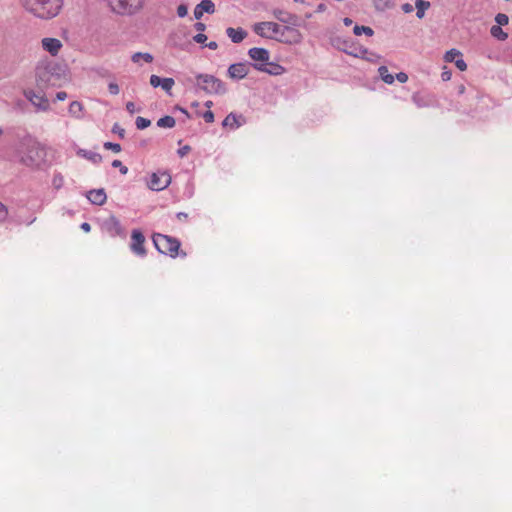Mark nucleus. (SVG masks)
Here are the masks:
<instances>
[{"instance_id":"obj_1","label":"nucleus","mask_w":512,"mask_h":512,"mask_svg":"<svg viewBox=\"0 0 512 512\" xmlns=\"http://www.w3.org/2000/svg\"><path fill=\"white\" fill-rule=\"evenodd\" d=\"M254 32L261 37L272 39L275 35L284 37L289 34V38L285 39L288 43H299L301 41V34L298 30L290 26L281 27L275 22H259L254 25Z\"/></svg>"},{"instance_id":"obj_2","label":"nucleus","mask_w":512,"mask_h":512,"mask_svg":"<svg viewBox=\"0 0 512 512\" xmlns=\"http://www.w3.org/2000/svg\"><path fill=\"white\" fill-rule=\"evenodd\" d=\"M27 11L41 19L55 17L61 8L60 0H21Z\"/></svg>"},{"instance_id":"obj_3","label":"nucleus","mask_w":512,"mask_h":512,"mask_svg":"<svg viewBox=\"0 0 512 512\" xmlns=\"http://www.w3.org/2000/svg\"><path fill=\"white\" fill-rule=\"evenodd\" d=\"M195 79L197 89L206 94L224 95L227 92L226 84L214 75L198 73Z\"/></svg>"},{"instance_id":"obj_4","label":"nucleus","mask_w":512,"mask_h":512,"mask_svg":"<svg viewBox=\"0 0 512 512\" xmlns=\"http://www.w3.org/2000/svg\"><path fill=\"white\" fill-rule=\"evenodd\" d=\"M152 240L159 253L170 256L171 258H176L179 255L181 243L177 238L155 233Z\"/></svg>"},{"instance_id":"obj_5","label":"nucleus","mask_w":512,"mask_h":512,"mask_svg":"<svg viewBox=\"0 0 512 512\" xmlns=\"http://www.w3.org/2000/svg\"><path fill=\"white\" fill-rule=\"evenodd\" d=\"M55 65L48 64L36 68V82L39 89L43 90L55 85Z\"/></svg>"},{"instance_id":"obj_6","label":"nucleus","mask_w":512,"mask_h":512,"mask_svg":"<svg viewBox=\"0 0 512 512\" xmlns=\"http://www.w3.org/2000/svg\"><path fill=\"white\" fill-rule=\"evenodd\" d=\"M144 0H109L112 10L120 15H132L140 10Z\"/></svg>"},{"instance_id":"obj_7","label":"nucleus","mask_w":512,"mask_h":512,"mask_svg":"<svg viewBox=\"0 0 512 512\" xmlns=\"http://www.w3.org/2000/svg\"><path fill=\"white\" fill-rule=\"evenodd\" d=\"M171 183V176L166 171L152 173L148 181V187L153 191H162Z\"/></svg>"},{"instance_id":"obj_8","label":"nucleus","mask_w":512,"mask_h":512,"mask_svg":"<svg viewBox=\"0 0 512 512\" xmlns=\"http://www.w3.org/2000/svg\"><path fill=\"white\" fill-rule=\"evenodd\" d=\"M144 243H145V237H144L143 233L138 229H134L131 233V243H130L131 251L135 255L144 257L146 255V249H145Z\"/></svg>"},{"instance_id":"obj_9","label":"nucleus","mask_w":512,"mask_h":512,"mask_svg":"<svg viewBox=\"0 0 512 512\" xmlns=\"http://www.w3.org/2000/svg\"><path fill=\"white\" fill-rule=\"evenodd\" d=\"M249 57L254 61V63H250L254 69L257 70L259 64H267V61L270 59V53L265 48L253 47L248 50Z\"/></svg>"},{"instance_id":"obj_10","label":"nucleus","mask_w":512,"mask_h":512,"mask_svg":"<svg viewBox=\"0 0 512 512\" xmlns=\"http://www.w3.org/2000/svg\"><path fill=\"white\" fill-rule=\"evenodd\" d=\"M102 229L111 237L124 236V229L115 216H110L104 220Z\"/></svg>"},{"instance_id":"obj_11","label":"nucleus","mask_w":512,"mask_h":512,"mask_svg":"<svg viewBox=\"0 0 512 512\" xmlns=\"http://www.w3.org/2000/svg\"><path fill=\"white\" fill-rule=\"evenodd\" d=\"M249 67H250V63H246V62H239V63L231 64L228 67L227 75L232 80H236V81L242 80L248 75Z\"/></svg>"},{"instance_id":"obj_12","label":"nucleus","mask_w":512,"mask_h":512,"mask_svg":"<svg viewBox=\"0 0 512 512\" xmlns=\"http://www.w3.org/2000/svg\"><path fill=\"white\" fill-rule=\"evenodd\" d=\"M25 97L40 110L46 111L49 108L48 99L45 97L43 92H35L34 90L28 89L24 91Z\"/></svg>"},{"instance_id":"obj_13","label":"nucleus","mask_w":512,"mask_h":512,"mask_svg":"<svg viewBox=\"0 0 512 512\" xmlns=\"http://www.w3.org/2000/svg\"><path fill=\"white\" fill-rule=\"evenodd\" d=\"M273 16L280 22L287 24L288 26H299V17L295 14L289 13L287 11H284L282 9H274L273 10Z\"/></svg>"},{"instance_id":"obj_14","label":"nucleus","mask_w":512,"mask_h":512,"mask_svg":"<svg viewBox=\"0 0 512 512\" xmlns=\"http://www.w3.org/2000/svg\"><path fill=\"white\" fill-rule=\"evenodd\" d=\"M215 12V4L212 0H202L199 4L194 8V17L196 20L202 18L204 13L213 14Z\"/></svg>"},{"instance_id":"obj_15","label":"nucleus","mask_w":512,"mask_h":512,"mask_svg":"<svg viewBox=\"0 0 512 512\" xmlns=\"http://www.w3.org/2000/svg\"><path fill=\"white\" fill-rule=\"evenodd\" d=\"M86 197L93 205L98 206L103 205L107 200V195L103 188L88 191Z\"/></svg>"},{"instance_id":"obj_16","label":"nucleus","mask_w":512,"mask_h":512,"mask_svg":"<svg viewBox=\"0 0 512 512\" xmlns=\"http://www.w3.org/2000/svg\"><path fill=\"white\" fill-rule=\"evenodd\" d=\"M257 71L265 72L269 75L278 76L285 72V68L277 63L267 61V64H259Z\"/></svg>"},{"instance_id":"obj_17","label":"nucleus","mask_w":512,"mask_h":512,"mask_svg":"<svg viewBox=\"0 0 512 512\" xmlns=\"http://www.w3.org/2000/svg\"><path fill=\"white\" fill-rule=\"evenodd\" d=\"M42 46L51 55H56L62 47V43L56 38H44L42 39Z\"/></svg>"},{"instance_id":"obj_18","label":"nucleus","mask_w":512,"mask_h":512,"mask_svg":"<svg viewBox=\"0 0 512 512\" xmlns=\"http://www.w3.org/2000/svg\"><path fill=\"white\" fill-rule=\"evenodd\" d=\"M227 36L231 39L233 43H240L242 42L245 37L247 36V32L242 28H232L229 27L226 29Z\"/></svg>"},{"instance_id":"obj_19","label":"nucleus","mask_w":512,"mask_h":512,"mask_svg":"<svg viewBox=\"0 0 512 512\" xmlns=\"http://www.w3.org/2000/svg\"><path fill=\"white\" fill-rule=\"evenodd\" d=\"M241 116H237L235 113H229L222 122L223 127H229L231 129H237L241 126L239 119Z\"/></svg>"},{"instance_id":"obj_20","label":"nucleus","mask_w":512,"mask_h":512,"mask_svg":"<svg viewBox=\"0 0 512 512\" xmlns=\"http://www.w3.org/2000/svg\"><path fill=\"white\" fill-rule=\"evenodd\" d=\"M430 7V2L426 0H416L415 8H416V16L419 19H422L425 15L426 10Z\"/></svg>"},{"instance_id":"obj_21","label":"nucleus","mask_w":512,"mask_h":512,"mask_svg":"<svg viewBox=\"0 0 512 512\" xmlns=\"http://www.w3.org/2000/svg\"><path fill=\"white\" fill-rule=\"evenodd\" d=\"M79 154H81L83 157H85L94 164H99L102 162V156L97 152L80 150Z\"/></svg>"},{"instance_id":"obj_22","label":"nucleus","mask_w":512,"mask_h":512,"mask_svg":"<svg viewBox=\"0 0 512 512\" xmlns=\"http://www.w3.org/2000/svg\"><path fill=\"white\" fill-rule=\"evenodd\" d=\"M378 73L380 78L386 83V84H393L395 77L389 73L388 68L386 66H380L378 68Z\"/></svg>"},{"instance_id":"obj_23","label":"nucleus","mask_w":512,"mask_h":512,"mask_svg":"<svg viewBox=\"0 0 512 512\" xmlns=\"http://www.w3.org/2000/svg\"><path fill=\"white\" fill-rule=\"evenodd\" d=\"M490 33L494 38L501 41H504L508 37V34L504 32L501 26L499 25H493L490 29Z\"/></svg>"},{"instance_id":"obj_24","label":"nucleus","mask_w":512,"mask_h":512,"mask_svg":"<svg viewBox=\"0 0 512 512\" xmlns=\"http://www.w3.org/2000/svg\"><path fill=\"white\" fill-rule=\"evenodd\" d=\"M176 124L172 116H164L157 121V126L160 128H173Z\"/></svg>"},{"instance_id":"obj_25","label":"nucleus","mask_w":512,"mask_h":512,"mask_svg":"<svg viewBox=\"0 0 512 512\" xmlns=\"http://www.w3.org/2000/svg\"><path fill=\"white\" fill-rule=\"evenodd\" d=\"M140 59H143L147 63H151L153 61V55L150 53H142V52H136L132 55L131 60L134 63H138Z\"/></svg>"},{"instance_id":"obj_26","label":"nucleus","mask_w":512,"mask_h":512,"mask_svg":"<svg viewBox=\"0 0 512 512\" xmlns=\"http://www.w3.org/2000/svg\"><path fill=\"white\" fill-rule=\"evenodd\" d=\"M83 106L78 101H73L69 105V113L75 117H80Z\"/></svg>"},{"instance_id":"obj_27","label":"nucleus","mask_w":512,"mask_h":512,"mask_svg":"<svg viewBox=\"0 0 512 512\" xmlns=\"http://www.w3.org/2000/svg\"><path fill=\"white\" fill-rule=\"evenodd\" d=\"M175 84L173 78H162L160 87L168 94L171 95V90Z\"/></svg>"},{"instance_id":"obj_28","label":"nucleus","mask_w":512,"mask_h":512,"mask_svg":"<svg viewBox=\"0 0 512 512\" xmlns=\"http://www.w3.org/2000/svg\"><path fill=\"white\" fill-rule=\"evenodd\" d=\"M376 10L385 11L392 6V0H373Z\"/></svg>"},{"instance_id":"obj_29","label":"nucleus","mask_w":512,"mask_h":512,"mask_svg":"<svg viewBox=\"0 0 512 512\" xmlns=\"http://www.w3.org/2000/svg\"><path fill=\"white\" fill-rule=\"evenodd\" d=\"M353 32L356 36H360L362 33L366 34L367 36H372L374 34V31L371 27L359 25L354 26Z\"/></svg>"},{"instance_id":"obj_30","label":"nucleus","mask_w":512,"mask_h":512,"mask_svg":"<svg viewBox=\"0 0 512 512\" xmlns=\"http://www.w3.org/2000/svg\"><path fill=\"white\" fill-rule=\"evenodd\" d=\"M135 124H136L137 129L143 130L150 126L151 121L147 118L138 116L136 118Z\"/></svg>"},{"instance_id":"obj_31","label":"nucleus","mask_w":512,"mask_h":512,"mask_svg":"<svg viewBox=\"0 0 512 512\" xmlns=\"http://www.w3.org/2000/svg\"><path fill=\"white\" fill-rule=\"evenodd\" d=\"M345 52L359 58H364L365 54H368V50L362 47L354 48L353 50H345Z\"/></svg>"},{"instance_id":"obj_32","label":"nucleus","mask_w":512,"mask_h":512,"mask_svg":"<svg viewBox=\"0 0 512 512\" xmlns=\"http://www.w3.org/2000/svg\"><path fill=\"white\" fill-rule=\"evenodd\" d=\"M459 56H461V53L458 50L451 49L450 51L446 52L444 58L447 62H455L456 58H458Z\"/></svg>"},{"instance_id":"obj_33","label":"nucleus","mask_w":512,"mask_h":512,"mask_svg":"<svg viewBox=\"0 0 512 512\" xmlns=\"http://www.w3.org/2000/svg\"><path fill=\"white\" fill-rule=\"evenodd\" d=\"M52 184L56 189H60L64 184V178L63 176L58 173L53 176Z\"/></svg>"},{"instance_id":"obj_34","label":"nucleus","mask_w":512,"mask_h":512,"mask_svg":"<svg viewBox=\"0 0 512 512\" xmlns=\"http://www.w3.org/2000/svg\"><path fill=\"white\" fill-rule=\"evenodd\" d=\"M495 21H496L497 25L504 26V25L508 24L509 18L506 14L498 13L495 17Z\"/></svg>"},{"instance_id":"obj_35","label":"nucleus","mask_w":512,"mask_h":512,"mask_svg":"<svg viewBox=\"0 0 512 512\" xmlns=\"http://www.w3.org/2000/svg\"><path fill=\"white\" fill-rule=\"evenodd\" d=\"M104 148L108 150H112L115 153H119L121 151V146L118 143L113 142H105Z\"/></svg>"},{"instance_id":"obj_36","label":"nucleus","mask_w":512,"mask_h":512,"mask_svg":"<svg viewBox=\"0 0 512 512\" xmlns=\"http://www.w3.org/2000/svg\"><path fill=\"white\" fill-rule=\"evenodd\" d=\"M111 165L114 168H119L120 173L122 175H125L128 173V168L125 165H123L120 160H114Z\"/></svg>"},{"instance_id":"obj_37","label":"nucleus","mask_w":512,"mask_h":512,"mask_svg":"<svg viewBox=\"0 0 512 512\" xmlns=\"http://www.w3.org/2000/svg\"><path fill=\"white\" fill-rule=\"evenodd\" d=\"M112 132L118 134L120 138H124L125 136V129L122 128L118 123L113 125Z\"/></svg>"},{"instance_id":"obj_38","label":"nucleus","mask_w":512,"mask_h":512,"mask_svg":"<svg viewBox=\"0 0 512 512\" xmlns=\"http://www.w3.org/2000/svg\"><path fill=\"white\" fill-rule=\"evenodd\" d=\"M188 14V7L185 4H180L177 7V15L179 17H185Z\"/></svg>"},{"instance_id":"obj_39","label":"nucleus","mask_w":512,"mask_h":512,"mask_svg":"<svg viewBox=\"0 0 512 512\" xmlns=\"http://www.w3.org/2000/svg\"><path fill=\"white\" fill-rule=\"evenodd\" d=\"M455 65L456 67L460 70V71H465L467 69V64L466 62L461 58V56H459L456 60H455Z\"/></svg>"},{"instance_id":"obj_40","label":"nucleus","mask_w":512,"mask_h":512,"mask_svg":"<svg viewBox=\"0 0 512 512\" xmlns=\"http://www.w3.org/2000/svg\"><path fill=\"white\" fill-rule=\"evenodd\" d=\"M162 78L157 75L150 76V85L154 88L160 87Z\"/></svg>"},{"instance_id":"obj_41","label":"nucleus","mask_w":512,"mask_h":512,"mask_svg":"<svg viewBox=\"0 0 512 512\" xmlns=\"http://www.w3.org/2000/svg\"><path fill=\"white\" fill-rule=\"evenodd\" d=\"M205 122L212 123L214 122V113L211 110H207L203 114H201Z\"/></svg>"},{"instance_id":"obj_42","label":"nucleus","mask_w":512,"mask_h":512,"mask_svg":"<svg viewBox=\"0 0 512 512\" xmlns=\"http://www.w3.org/2000/svg\"><path fill=\"white\" fill-rule=\"evenodd\" d=\"M108 90L112 95H117L120 91L118 84L114 82L109 83Z\"/></svg>"},{"instance_id":"obj_43","label":"nucleus","mask_w":512,"mask_h":512,"mask_svg":"<svg viewBox=\"0 0 512 512\" xmlns=\"http://www.w3.org/2000/svg\"><path fill=\"white\" fill-rule=\"evenodd\" d=\"M193 40L196 42V43H200V44H203L206 42L207 40V36L203 33H198L196 34L194 37H193Z\"/></svg>"},{"instance_id":"obj_44","label":"nucleus","mask_w":512,"mask_h":512,"mask_svg":"<svg viewBox=\"0 0 512 512\" xmlns=\"http://www.w3.org/2000/svg\"><path fill=\"white\" fill-rule=\"evenodd\" d=\"M8 215V210L4 204L0 202V222L5 220Z\"/></svg>"},{"instance_id":"obj_45","label":"nucleus","mask_w":512,"mask_h":512,"mask_svg":"<svg viewBox=\"0 0 512 512\" xmlns=\"http://www.w3.org/2000/svg\"><path fill=\"white\" fill-rule=\"evenodd\" d=\"M395 78L400 82V83H405L407 80H408V75L404 72H399L396 74Z\"/></svg>"},{"instance_id":"obj_46","label":"nucleus","mask_w":512,"mask_h":512,"mask_svg":"<svg viewBox=\"0 0 512 512\" xmlns=\"http://www.w3.org/2000/svg\"><path fill=\"white\" fill-rule=\"evenodd\" d=\"M126 110L130 113V114H134L136 112V107H135V104L133 102H127L126 103Z\"/></svg>"},{"instance_id":"obj_47","label":"nucleus","mask_w":512,"mask_h":512,"mask_svg":"<svg viewBox=\"0 0 512 512\" xmlns=\"http://www.w3.org/2000/svg\"><path fill=\"white\" fill-rule=\"evenodd\" d=\"M190 151V146L186 145L178 149V155L184 157Z\"/></svg>"},{"instance_id":"obj_48","label":"nucleus","mask_w":512,"mask_h":512,"mask_svg":"<svg viewBox=\"0 0 512 512\" xmlns=\"http://www.w3.org/2000/svg\"><path fill=\"white\" fill-rule=\"evenodd\" d=\"M22 162L27 166H31L35 163V160L31 156L22 157Z\"/></svg>"},{"instance_id":"obj_49","label":"nucleus","mask_w":512,"mask_h":512,"mask_svg":"<svg viewBox=\"0 0 512 512\" xmlns=\"http://www.w3.org/2000/svg\"><path fill=\"white\" fill-rule=\"evenodd\" d=\"M376 58H379V56L368 51V54H365V57L363 59L373 62L376 60Z\"/></svg>"},{"instance_id":"obj_50","label":"nucleus","mask_w":512,"mask_h":512,"mask_svg":"<svg viewBox=\"0 0 512 512\" xmlns=\"http://www.w3.org/2000/svg\"><path fill=\"white\" fill-rule=\"evenodd\" d=\"M67 98V93L64 91H60L56 94V99L58 101H64Z\"/></svg>"},{"instance_id":"obj_51","label":"nucleus","mask_w":512,"mask_h":512,"mask_svg":"<svg viewBox=\"0 0 512 512\" xmlns=\"http://www.w3.org/2000/svg\"><path fill=\"white\" fill-rule=\"evenodd\" d=\"M402 10L405 12V13H410L413 11V6L409 3H405L402 5Z\"/></svg>"},{"instance_id":"obj_52","label":"nucleus","mask_w":512,"mask_h":512,"mask_svg":"<svg viewBox=\"0 0 512 512\" xmlns=\"http://www.w3.org/2000/svg\"><path fill=\"white\" fill-rule=\"evenodd\" d=\"M195 29L197 31H204L205 28H206V25L202 22H197L195 25H194Z\"/></svg>"},{"instance_id":"obj_53","label":"nucleus","mask_w":512,"mask_h":512,"mask_svg":"<svg viewBox=\"0 0 512 512\" xmlns=\"http://www.w3.org/2000/svg\"><path fill=\"white\" fill-rule=\"evenodd\" d=\"M176 217H177V219H179L180 221H184V220H186V219H187L188 215H187V213H185V212H178V213L176 214Z\"/></svg>"},{"instance_id":"obj_54","label":"nucleus","mask_w":512,"mask_h":512,"mask_svg":"<svg viewBox=\"0 0 512 512\" xmlns=\"http://www.w3.org/2000/svg\"><path fill=\"white\" fill-rule=\"evenodd\" d=\"M206 46L211 50H216L218 48V44L215 41L207 43Z\"/></svg>"},{"instance_id":"obj_55","label":"nucleus","mask_w":512,"mask_h":512,"mask_svg":"<svg viewBox=\"0 0 512 512\" xmlns=\"http://www.w3.org/2000/svg\"><path fill=\"white\" fill-rule=\"evenodd\" d=\"M81 229L85 232H90L91 230V225L87 222H84L81 224Z\"/></svg>"},{"instance_id":"obj_56","label":"nucleus","mask_w":512,"mask_h":512,"mask_svg":"<svg viewBox=\"0 0 512 512\" xmlns=\"http://www.w3.org/2000/svg\"><path fill=\"white\" fill-rule=\"evenodd\" d=\"M441 77L443 81H447L451 78V73L449 71L442 72Z\"/></svg>"},{"instance_id":"obj_57","label":"nucleus","mask_w":512,"mask_h":512,"mask_svg":"<svg viewBox=\"0 0 512 512\" xmlns=\"http://www.w3.org/2000/svg\"><path fill=\"white\" fill-rule=\"evenodd\" d=\"M175 109L179 110L181 113H183L187 118H190V114L189 112L185 109V108H182L180 106H176Z\"/></svg>"},{"instance_id":"obj_58","label":"nucleus","mask_w":512,"mask_h":512,"mask_svg":"<svg viewBox=\"0 0 512 512\" xmlns=\"http://www.w3.org/2000/svg\"><path fill=\"white\" fill-rule=\"evenodd\" d=\"M325 10H326V5L324 3L318 4V6L316 8V12L321 13V12H324Z\"/></svg>"},{"instance_id":"obj_59","label":"nucleus","mask_w":512,"mask_h":512,"mask_svg":"<svg viewBox=\"0 0 512 512\" xmlns=\"http://www.w3.org/2000/svg\"><path fill=\"white\" fill-rule=\"evenodd\" d=\"M506 59L512 63V48L508 49L505 54Z\"/></svg>"},{"instance_id":"obj_60","label":"nucleus","mask_w":512,"mask_h":512,"mask_svg":"<svg viewBox=\"0 0 512 512\" xmlns=\"http://www.w3.org/2000/svg\"><path fill=\"white\" fill-rule=\"evenodd\" d=\"M343 23H344L346 26H350V25L353 23V21H352V19H350V18L346 17V18H344V19H343Z\"/></svg>"},{"instance_id":"obj_61","label":"nucleus","mask_w":512,"mask_h":512,"mask_svg":"<svg viewBox=\"0 0 512 512\" xmlns=\"http://www.w3.org/2000/svg\"><path fill=\"white\" fill-rule=\"evenodd\" d=\"M212 105H213V102H212V101H210V100H208V101H206V102H205V106H206L207 108H209V109L212 107Z\"/></svg>"},{"instance_id":"obj_62","label":"nucleus","mask_w":512,"mask_h":512,"mask_svg":"<svg viewBox=\"0 0 512 512\" xmlns=\"http://www.w3.org/2000/svg\"><path fill=\"white\" fill-rule=\"evenodd\" d=\"M198 106H199V103L197 101L192 103V107H198Z\"/></svg>"},{"instance_id":"obj_63","label":"nucleus","mask_w":512,"mask_h":512,"mask_svg":"<svg viewBox=\"0 0 512 512\" xmlns=\"http://www.w3.org/2000/svg\"><path fill=\"white\" fill-rule=\"evenodd\" d=\"M3 134V129L0 127V137L2 136Z\"/></svg>"},{"instance_id":"obj_64","label":"nucleus","mask_w":512,"mask_h":512,"mask_svg":"<svg viewBox=\"0 0 512 512\" xmlns=\"http://www.w3.org/2000/svg\"><path fill=\"white\" fill-rule=\"evenodd\" d=\"M295 2H303V0H294Z\"/></svg>"}]
</instances>
